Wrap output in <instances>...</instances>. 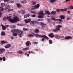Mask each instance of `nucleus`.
Here are the masks:
<instances>
[{"mask_svg":"<svg viewBox=\"0 0 73 73\" xmlns=\"http://www.w3.org/2000/svg\"><path fill=\"white\" fill-rule=\"evenodd\" d=\"M11 17H12L11 16L7 17V19L11 23H16L19 20V19L17 17H14L13 19H11Z\"/></svg>","mask_w":73,"mask_h":73,"instance_id":"f257e3e1","label":"nucleus"},{"mask_svg":"<svg viewBox=\"0 0 73 73\" xmlns=\"http://www.w3.org/2000/svg\"><path fill=\"white\" fill-rule=\"evenodd\" d=\"M35 36L36 37H42V38H44L46 40H49V38L47 37V36H46L45 35H40L38 34H35Z\"/></svg>","mask_w":73,"mask_h":73,"instance_id":"f03ea898","label":"nucleus"},{"mask_svg":"<svg viewBox=\"0 0 73 73\" xmlns=\"http://www.w3.org/2000/svg\"><path fill=\"white\" fill-rule=\"evenodd\" d=\"M38 13L40 14L38 16V18H44V12L43 11H40Z\"/></svg>","mask_w":73,"mask_h":73,"instance_id":"7ed1b4c3","label":"nucleus"},{"mask_svg":"<svg viewBox=\"0 0 73 73\" xmlns=\"http://www.w3.org/2000/svg\"><path fill=\"white\" fill-rule=\"evenodd\" d=\"M56 29H53V31L55 32H56L58 31H60V29L61 28H62V26L60 25H58L56 26Z\"/></svg>","mask_w":73,"mask_h":73,"instance_id":"20e7f679","label":"nucleus"},{"mask_svg":"<svg viewBox=\"0 0 73 73\" xmlns=\"http://www.w3.org/2000/svg\"><path fill=\"white\" fill-rule=\"evenodd\" d=\"M51 19H52V20H53L55 21H59V22H61V21H62V19H57L54 18V17H53Z\"/></svg>","mask_w":73,"mask_h":73,"instance_id":"39448f33","label":"nucleus"},{"mask_svg":"<svg viewBox=\"0 0 73 73\" xmlns=\"http://www.w3.org/2000/svg\"><path fill=\"white\" fill-rule=\"evenodd\" d=\"M34 24H38V22L36 21H31L30 22L31 25H34Z\"/></svg>","mask_w":73,"mask_h":73,"instance_id":"423d86ee","label":"nucleus"},{"mask_svg":"<svg viewBox=\"0 0 73 73\" xmlns=\"http://www.w3.org/2000/svg\"><path fill=\"white\" fill-rule=\"evenodd\" d=\"M39 24H41L42 25V28H43L44 27L46 26V25L45 24H44L43 23L41 22L39 23Z\"/></svg>","mask_w":73,"mask_h":73,"instance_id":"0eeeda50","label":"nucleus"},{"mask_svg":"<svg viewBox=\"0 0 73 73\" xmlns=\"http://www.w3.org/2000/svg\"><path fill=\"white\" fill-rule=\"evenodd\" d=\"M11 46V45L10 44H8L5 46V48L6 49H8L9 48H10Z\"/></svg>","mask_w":73,"mask_h":73,"instance_id":"6e6552de","label":"nucleus"},{"mask_svg":"<svg viewBox=\"0 0 73 73\" xmlns=\"http://www.w3.org/2000/svg\"><path fill=\"white\" fill-rule=\"evenodd\" d=\"M28 37H33L35 36V34L34 33H32L28 35Z\"/></svg>","mask_w":73,"mask_h":73,"instance_id":"1a4fd4ad","label":"nucleus"},{"mask_svg":"<svg viewBox=\"0 0 73 73\" xmlns=\"http://www.w3.org/2000/svg\"><path fill=\"white\" fill-rule=\"evenodd\" d=\"M18 13H21L22 14H25V11L24 10H21L20 12L19 11H18Z\"/></svg>","mask_w":73,"mask_h":73,"instance_id":"9d476101","label":"nucleus"},{"mask_svg":"<svg viewBox=\"0 0 73 73\" xmlns=\"http://www.w3.org/2000/svg\"><path fill=\"white\" fill-rule=\"evenodd\" d=\"M48 36L49 37H51V38H53V37H54V35L53 34V33L49 34L48 35Z\"/></svg>","mask_w":73,"mask_h":73,"instance_id":"9b49d317","label":"nucleus"},{"mask_svg":"<svg viewBox=\"0 0 73 73\" xmlns=\"http://www.w3.org/2000/svg\"><path fill=\"white\" fill-rule=\"evenodd\" d=\"M31 21V19H25L24 20L25 22L26 23H29V22H30Z\"/></svg>","mask_w":73,"mask_h":73,"instance_id":"f8f14e48","label":"nucleus"},{"mask_svg":"<svg viewBox=\"0 0 73 73\" xmlns=\"http://www.w3.org/2000/svg\"><path fill=\"white\" fill-rule=\"evenodd\" d=\"M44 14V15H49L50 14V12L48 10H47L45 11Z\"/></svg>","mask_w":73,"mask_h":73,"instance_id":"ddd939ff","label":"nucleus"},{"mask_svg":"<svg viewBox=\"0 0 73 73\" xmlns=\"http://www.w3.org/2000/svg\"><path fill=\"white\" fill-rule=\"evenodd\" d=\"M15 33H17V35H19V33H20V31L19 30L15 29Z\"/></svg>","mask_w":73,"mask_h":73,"instance_id":"4468645a","label":"nucleus"},{"mask_svg":"<svg viewBox=\"0 0 73 73\" xmlns=\"http://www.w3.org/2000/svg\"><path fill=\"white\" fill-rule=\"evenodd\" d=\"M15 33H17V35H19V33H20V31L19 30L15 29Z\"/></svg>","mask_w":73,"mask_h":73,"instance_id":"2eb2a0df","label":"nucleus"},{"mask_svg":"<svg viewBox=\"0 0 73 73\" xmlns=\"http://www.w3.org/2000/svg\"><path fill=\"white\" fill-rule=\"evenodd\" d=\"M72 39V37L71 36L65 37L64 38V39H66V40H69V39Z\"/></svg>","mask_w":73,"mask_h":73,"instance_id":"dca6fc26","label":"nucleus"},{"mask_svg":"<svg viewBox=\"0 0 73 73\" xmlns=\"http://www.w3.org/2000/svg\"><path fill=\"white\" fill-rule=\"evenodd\" d=\"M5 7V9H9V8L10 7H9V6L8 5H6Z\"/></svg>","mask_w":73,"mask_h":73,"instance_id":"f3484780","label":"nucleus"},{"mask_svg":"<svg viewBox=\"0 0 73 73\" xmlns=\"http://www.w3.org/2000/svg\"><path fill=\"white\" fill-rule=\"evenodd\" d=\"M34 7H35V9H36V8H38L39 7H40V4H38L37 5L34 6Z\"/></svg>","mask_w":73,"mask_h":73,"instance_id":"a211bd4d","label":"nucleus"},{"mask_svg":"<svg viewBox=\"0 0 73 73\" xmlns=\"http://www.w3.org/2000/svg\"><path fill=\"white\" fill-rule=\"evenodd\" d=\"M62 11H64V9H56L57 12H62Z\"/></svg>","mask_w":73,"mask_h":73,"instance_id":"6ab92c4d","label":"nucleus"},{"mask_svg":"<svg viewBox=\"0 0 73 73\" xmlns=\"http://www.w3.org/2000/svg\"><path fill=\"white\" fill-rule=\"evenodd\" d=\"M55 38L57 39H59L60 38V36H59L58 34H56L55 35Z\"/></svg>","mask_w":73,"mask_h":73,"instance_id":"aec40b11","label":"nucleus"},{"mask_svg":"<svg viewBox=\"0 0 73 73\" xmlns=\"http://www.w3.org/2000/svg\"><path fill=\"white\" fill-rule=\"evenodd\" d=\"M5 51V49L4 48L0 49V53H3Z\"/></svg>","mask_w":73,"mask_h":73,"instance_id":"412c9836","label":"nucleus"},{"mask_svg":"<svg viewBox=\"0 0 73 73\" xmlns=\"http://www.w3.org/2000/svg\"><path fill=\"white\" fill-rule=\"evenodd\" d=\"M59 17L62 19H65V17L63 15H60L59 16Z\"/></svg>","mask_w":73,"mask_h":73,"instance_id":"4be33fe9","label":"nucleus"},{"mask_svg":"<svg viewBox=\"0 0 73 73\" xmlns=\"http://www.w3.org/2000/svg\"><path fill=\"white\" fill-rule=\"evenodd\" d=\"M56 12L54 11H53L51 13H50V15H56Z\"/></svg>","mask_w":73,"mask_h":73,"instance_id":"5701e85b","label":"nucleus"},{"mask_svg":"<svg viewBox=\"0 0 73 73\" xmlns=\"http://www.w3.org/2000/svg\"><path fill=\"white\" fill-rule=\"evenodd\" d=\"M1 36H5V33L4 31H2L1 33Z\"/></svg>","mask_w":73,"mask_h":73,"instance_id":"b1692460","label":"nucleus"},{"mask_svg":"<svg viewBox=\"0 0 73 73\" xmlns=\"http://www.w3.org/2000/svg\"><path fill=\"white\" fill-rule=\"evenodd\" d=\"M29 16H30V15L29 14H27L26 15H25L24 16V18H27V17H28Z\"/></svg>","mask_w":73,"mask_h":73,"instance_id":"393cba45","label":"nucleus"},{"mask_svg":"<svg viewBox=\"0 0 73 73\" xmlns=\"http://www.w3.org/2000/svg\"><path fill=\"white\" fill-rule=\"evenodd\" d=\"M6 43H7V42L4 41H2L1 42V45H3V44H4Z\"/></svg>","mask_w":73,"mask_h":73,"instance_id":"a878e982","label":"nucleus"},{"mask_svg":"<svg viewBox=\"0 0 73 73\" xmlns=\"http://www.w3.org/2000/svg\"><path fill=\"white\" fill-rule=\"evenodd\" d=\"M30 44V42L29 41L27 42L26 43V45L27 46H29Z\"/></svg>","mask_w":73,"mask_h":73,"instance_id":"bb28decb","label":"nucleus"},{"mask_svg":"<svg viewBox=\"0 0 73 73\" xmlns=\"http://www.w3.org/2000/svg\"><path fill=\"white\" fill-rule=\"evenodd\" d=\"M17 6L19 8H20L21 7L22 5H21L19 4H18L17 5Z\"/></svg>","mask_w":73,"mask_h":73,"instance_id":"cd10ccee","label":"nucleus"},{"mask_svg":"<svg viewBox=\"0 0 73 73\" xmlns=\"http://www.w3.org/2000/svg\"><path fill=\"white\" fill-rule=\"evenodd\" d=\"M3 30H5L6 29V27L5 26H2V27Z\"/></svg>","mask_w":73,"mask_h":73,"instance_id":"c85d7f7f","label":"nucleus"},{"mask_svg":"<svg viewBox=\"0 0 73 73\" xmlns=\"http://www.w3.org/2000/svg\"><path fill=\"white\" fill-rule=\"evenodd\" d=\"M17 53L18 54H23V52L21 50L18 51Z\"/></svg>","mask_w":73,"mask_h":73,"instance_id":"c756f323","label":"nucleus"},{"mask_svg":"<svg viewBox=\"0 0 73 73\" xmlns=\"http://www.w3.org/2000/svg\"><path fill=\"white\" fill-rule=\"evenodd\" d=\"M56 1V0H51L50 1V3H54Z\"/></svg>","mask_w":73,"mask_h":73,"instance_id":"7c9ffc66","label":"nucleus"},{"mask_svg":"<svg viewBox=\"0 0 73 73\" xmlns=\"http://www.w3.org/2000/svg\"><path fill=\"white\" fill-rule=\"evenodd\" d=\"M18 35H19V37H21L23 36V35H22V33H19V34H18Z\"/></svg>","mask_w":73,"mask_h":73,"instance_id":"2f4dec72","label":"nucleus"},{"mask_svg":"<svg viewBox=\"0 0 73 73\" xmlns=\"http://www.w3.org/2000/svg\"><path fill=\"white\" fill-rule=\"evenodd\" d=\"M35 33H38L39 32V30L37 29H36L35 30Z\"/></svg>","mask_w":73,"mask_h":73,"instance_id":"473e14b6","label":"nucleus"},{"mask_svg":"<svg viewBox=\"0 0 73 73\" xmlns=\"http://www.w3.org/2000/svg\"><path fill=\"white\" fill-rule=\"evenodd\" d=\"M47 20L48 23H51V20L49 19H47Z\"/></svg>","mask_w":73,"mask_h":73,"instance_id":"72a5a7b5","label":"nucleus"},{"mask_svg":"<svg viewBox=\"0 0 73 73\" xmlns=\"http://www.w3.org/2000/svg\"><path fill=\"white\" fill-rule=\"evenodd\" d=\"M21 2L23 4H25V3H27V1L24 0L23 1H22Z\"/></svg>","mask_w":73,"mask_h":73,"instance_id":"f704fd0d","label":"nucleus"},{"mask_svg":"<svg viewBox=\"0 0 73 73\" xmlns=\"http://www.w3.org/2000/svg\"><path fill=\"white\" fill-rule=\"evenodd\" d=\"M11 28H16V26L15 25H12L11 26Z\"/></svg>","mask_w":73,"mask_h":73,"instance_id":"c9c22d12","label":"nucleus"},{"mask_svg":"<svg viewBox=\"0 0 73 73\" xmlns=\"http://www.w3.org/2000/svg\"><path fill=\"white\" fill-rule=\"evenodd\" d=\"M4 11V8L1 7H0V11Z\"/></svg>","mask_w":73,"mask_h":73,"instance_id":"e433bc0d","label":"nucleus"},{"mask_svg":"<svg viewBox=\"0 0 73 73\" xmlns=\"http://www.w3.org/2000/svg\"><path fill=\"white\" fill-rule=\"evenodd\" d=\"M1 5L2 7H4V6L5 5V3H2L1 4Z\"/></svg>","mask_w":73,"mask_h":73,"instance_id":"4c0bfd02","label":"nucleus"},{"mask_svg":"<svg viewBox=\"0 0 73 73\" xmlns=\"http://www.w3.org/2000/svg\"><path fill=\"white\" fill-rule=\"evenodd\" d=\"M38 21H43V19H39L38 20Z\"/></svg>","mask_w":73,"mask_h":73,"instance_id":"58836bf2","label":"nucleus"},{"mask_svg":"<svg viewBox=\"0 0 73 73\" xmlns=\"http://www.w3.org/2000/svg\"><path fill=\"white\" fill-rule=\"evenodd\" d=\"M15 31H16L15 30V29H13V30H11V32H12V33H14V32H15Z\"/></svg>","mask_w":73,"mask_h":73,"instance_id":"ea45409f","label":"nucleus"},{"mask_svg":"<svg viewBox=\"0 0 73 73\" xmlns=\"http://www.w3.org/2000/svg\"><path fill=\"white\" fill-rule=\"evenodd\" d=\"M13 34L14 36H17V34L16 33H13Z\"/></svg>","mask_w":73,"mask_h":73,"instance_id":"a19ab883","label":"nucleus"},{"mask_svg":"<svg viewBox=\"0 0 73 73\" xmlns=\"http://www.w3.org/2000/svg\"><path fill=\"white\" fill-rule=\"evenodd\" d=\"M2 59H3V61H5V57H3L2 58Z\"/></svg>","mask_w":73,"mask_h":73,"instance_id":"79ce46f5","label":"nucleus"},{"mask_svg":"<svg viewBox=\"0 0 73 73\" xmlns=\"http://www.w3.org/2000/svg\"><path fill=\"white\" fill-rule=\"evenodd\" d=\"M7 19V17H6L5 16L3 18V20H6V19Z\"/></svg>","mask_w":73,"mask_h":73,"instance_id":"37998d69","label":"nucleus"},{"mask_svg":"<svg viewBox=\"0 0 73 73\" xmlns=\"http://www.w3.org/2000/svg\"><path fill=\"white\" fill-rule=\"evenodd\" d=\"M32 8H31V10H33L35 9H36L35 8V7H34V6H32Z\"/></svg>","mask_w":73,"mask_h":73,"instance_id":"c03bdc74","label":"nucleus"},{"mask_svg":"<svg viewBox=\"0 0 73 73\" xmlns=\"http://www.w3.org/2000/svg\"><path fill=\"white\" fill-rule=\"evenodd\" d=\"M68 8L69 9H70V8H71V9H73V6L70 5V7H68Z\"/></svg>","mask_w":73,"mask_h":73,"instance_id":"a18cd8bd","label":"nucleus"},{"mask_svg":"<svg viewBox=\"0 0 73 73\" xmlns=\"http://www.w3.org/2000/svg\"><path fill=\"white\" fill-rule=\"evenodd\" d=\"M24 31H27V30H28V29L27 28H23Z\"/></svg>","mask_w":73,"mask_h":73,"instance_id":"49530a36","label":"nucleus"},{"mask_svg":"<svg viewBox=\"0 0 73 73\" xmlns=\"http://www.w3.org/2000/svg\"><path fill=\"white\" fill-rule=\"evenodd\" d=\"M64 37V36H59V38H62Z\"/></svg>","mask_w":73,"mask_h":73,"instance_id":"de8ad7c7","label":"nucleus"},{"mask_svg":"<svg viewBox=\"0 0 73 73\" xmlns=\"http://www.w3.org/2000/svg\"><path fill=\"white\" fill-rule=\"evenodd\" d=\"M23 50L24 51L28 50V48H23Z\"/></svg>","mask_w":73,"mask_h":73,"instance_id":"09e8293b","label":"nucleus"},{"mask_svg":"<svg viewBox=\"0 0 73 73\" xmlns=\"http://www.w3.org/2000/svg\"><path fill=\"white\" fill-rule=\"evenodd\" d=\"M13 11V9H9L8 10V12H9V11Z\"/></svg>","mask_w":73,"mask_h":73,"instance_id":"8fccbe9b","label":"nucleus"},{"mask_svg":"<svg viewBox=\"0 0 73 73\" xmlns=\"http://www.w3.org/2000/svg\"><path fill=\"white\" fill-rule=\"evenodd\" d=\"M32 16L33 17H36V15L35 14H33L32 15Z\"/></svg>","mask_w":73,"mask_h":73,"instance_id":"3c124183","label":"nucleus"},{"mask_svg":"<svg viewBox=\"0 0 73 73\" xmlns=\"http://www.w3.org/2000/svg\"><path fill=\"white\" fill-rule=\"evenodd\" d=\"M31 13H33V14H36V13L35 12H34L33 11H31Z\"/></svg>","mask_w":73,"mask_h":73,"instance_id":"603ef678","label":"nucleus"},{"mask_svg":"<svg viewBox=\"0 0 73 73\" xmlns=\"http://www.w3.org/2000/svg\"><path fill=\"white\" fill-rule=\"evenodd\" d=\"M67 11V8H65L64 9H63V11H63V12H64V11Z\"/></svg>","mask_w":73,"mask_h":73,"instance_id":"864d4df0","label":"nucleus"},{"mask_svg":"<svg viewBox=\"0 0 73 73\" xmlns=\"http://www.w3.org/2000/svg\"><path fill=\"white\" fill-rule=\"evenodd\" d=\"M32 4H33L34 5H35V4H36V2H35L34 1H33L32 2Z\"/></svg>","mask_w":73,"mask_h":73,"instance_id":"5fc2aeb1","label":"nucleus"},{"mask_svg":"<svg viewBox=\"0 0 73 73\" xmlns=\"http://www.w3.org/2000/svg\"><path fill=\"white\" fill-rule=\"evenodd\" d=\"M49 43L50 44H52V40H50L49 41Z\"/></svg>","mask_w":73,"mask_h":73,"instance_id":"6e6d98bb","label":"nucleus"},{"mask_svg":"<svg viewBox=\"0 0 73 73\" xmlns=\"http://www.w3.org/2000/svg\"><path fill=\"white\" fill-rule=\"evenodd\" d=\"M9 1V0H4V2H8V1Z\"/></svg>","mask_w":73,"mask_h":73,"instance_id":"4d7b16f0","label":"nucleus"},{"mask_svg":"<svg viewBox=\"0 0 73 73\" xmlns=\"http://www.w3.org/2000/svg\"><path fill=\"white\" fill-rule=\"evenodd\" d=\"M45 38H42V40H41L42 41H44L45 40Z\"/></svg>","mask_w":73,"mask_h":73,"instance_id":"13d9d810","label":"nucleus"},{"mask_svg":"<svg viewBox=\"0 0 73 73\" xmlns=\"http://www.w3.org/2000/svg\"><path fill=\"white\" fill-rule=\"evenodd\" d=\"M28 31H30V32H31V31H32V30L30 29H28Z\"/></svg>","mask_w":73,"mask_h":73,"instance_id":"bf43d9fd","label":"nucleus"},{"mask_svg":"<svg viewBox=\"0 0 73 73\" xmlns=\"http://www.w3.org/2000/svg\"><path fill=\"white\" fill-rule=\"evenodd\" d=\"M34 44H37L38 43H37V42H34Z\"/></svg>","mask_w":73,"mask_h":73,"instance_id":"052dcab7","label":"nucleus"},{"mask_svg":"<svg viewBox=\"0 0 73 73\" xmlns=\"http://www.w3.org/2000/svg\"><path fill=\"white\" fill-rule=\"evenodd\" d=\"M65 1L66 2H68V1H70V0H66Z\"/></svg>","mask_w":73,"mask_h":73,"instance_id":"680f3d73","label":"nucleus"},{"mask_svg":"<svg viewBox=\"0 0 73 73\" xmlns=\"http://www.w3.org/2000/svg\"><path fill=\"white\" fill-rule=\"evenodd\" d=\"M1 15H2V13L0 11V17H1Z\"/></svg>","mask_w":73,"mask_h":73,"instance_id":"e2e57ef3","label":"nucleus"},{"mask_svg":"<svg viewBox=\"0 0 73 73\" xmlns=\"http://www.w3.org/2000/svg\"><path fill=\"white\" fill-rule=\"evenodd\" d=\"M69 20V17H67V20Z\"/></svg>","mask_w":73,"mask_h":73,"instance_id":"0e129e2a","label":"nucleus"},{"mask_svg":"<svg viewBox=\"0 0 73 73\" xmlns=\"http://www.w3.org/2000/svg\"><path fill=\"white\" fill-rule=\"evenodd\" d=\"M2 60H3V58H1L0 57V60L2 61Z\"/></svg>","mask_w":73,"mask_h":73,"instance_id":"69168bd1","label":"nucleus"},{"mask_svg":"<svg viewBox=\"0 0 73 73\" xmlns=\"http://www.w3.org/2000/svg\"><path fill=\"white\" fill-rule=\"evenodd\" d=\"M31 53H34V52L31 51L30 52Z\"/></svg>","mask_w":73,"mask_h":73,"instance_id":"338daca9","label":"nucleus"},{"mask_svg":"<svg viewBox=\"0 0 73 73\" xmlns=\"http://www.w3.org/2000/svg\"><path fill=\"white\" fill-rule=\"evenodd\" d=\"M27 57H29V54H27Z\"/></svg>","mask_w":73,"mask_h":73,"instance_id":"774afa93","label":"nucleus"}]
</instances>
